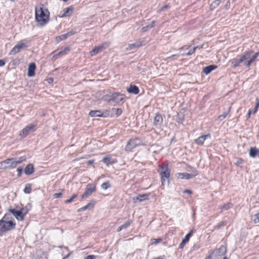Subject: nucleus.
I'll list each match as a JSON object with an SVG mask.
<instances>
[{
  "label": "nucleus",
  "mask_w": 259,
  "mask_h": 259,
  "mask_svg": "<svg viewBox=\"0 0 259 259\" xmlns=\"http://www.w3.org/2000/svg\"><path fill=\"white\" fill-rule=\"evenodd\" d=\"M9 211L11 212L14 216L18 220L22 221L24 220V215L27 213V211L25 210L24 208H22L21 210H17L15 209H10Z\"/></svg>",
  "instance_id": "obj_7"
},
{
  "label": "nucleus",
  "mask_w": 259,
  "mask_h": 259,
  "mask_svg": "<svg viewBox=\"0 0 259 259\" xmlns=\"http://www.w3.org/2000/svg\"><path fill=\"white\" fill-rule=\"evenodd\" d=\"M68 256V255L65 256L63 259H66Z\"/></svg>",
  "instance_id": "obj_64"
},
{
  "label": "nucleus",
  "mask_w": 259,
  "mask_h": 259,
  "mask_svg": "<svg viewBox=\"0 0 259 259\" xmlns=\"http://www.w3.org/2000/svg\"><path fill=\"white\" fill-rule=\"evenodd\" d=\"M110 45L109 42H105L103 43L102 45H100V48H101L102 50H104L105 49L107 48Z\"/></svg>",
  "instance_id": "obj_43"
},
{
  "label": "nucleus",
  "mask_w": 259,
  "mask_h": 259,
  "mask_svg": "<svg viewBox=\"0 0 259 259\" xmlns=\"http://www.w3.org/2000/svg\"><path fill=\"white\" fill-rule=\"evenodd\" d=\"M154 24H155V21H152V22L151 23V24H149V27H150V28H152V27H154Z\"/></svg>",
  "instance_id": "obj_55"
},
{
  "label": "nucleus",
  "mask_w": 259,
  "mask_h": 259,
  "mask_svg": "<svg viewBox=\"0 0 259 259\" xmlns=\"http://www.w3.org/2000/svg\"><path fill=\"white\" fill-rule=\"evenodd\" d=\"M85 259H96V256L94 255H89L85 257Z\"/></svg>",
  "instance_id": "obj_54"
},
{
  "label": "nucleus",
  "mask_w": 259,
  "mask_h": 259,
  "mask_svg": "<svg viewBox=\"0 0 259 259\" xmlns=\"http://www.w3.org/2000/svg\"><path fill=\"white\" fill-rule=\"evenodd\" d=\"M36 66L34 63H31L28 66V76L29 77L33 76L35 75V70Z\"/></svg>",
  "instance_id": "obj_14"
},
{
  "label": "nucleus",
  "mask_w": 259,
  "mask_h": 259,
  "mask_svg": "<svg viewBox=\"0 0 259 259\" xmlns=\"http://www.w3.org/2000/svg\"><path fill=\"white\" fill-rule=\"evenodd\" d=\"M47 13L48 11L45 13L40 7L35 8V20L41 26L45 25L48 21L49 15Z\"/></svg>",
  "instance_id": "obj_3"
},
{
  "label": "nucleus",
  "mask_w": 259,
  "mask_h": 259,
  "mask_svg": "<svg viewBox=\"0 0 259 259\" xmlns=\"http://www.w3.org/2000/svg\"><path fill=\"white\" fill-rule=\"evenodd\" d=\"M163 122V118L162 116L158 113L156 114L153 124L155 126H160Z\"/></svg>",
  "instance_id": "obj_15"
},
{
  "label": "nucleus",
  "mask_w": 259,
  "mask_h": 259,
  "mask_svg": "<svg viewBox=\"0 0 259 259\" xmlns=\"http://www.w3.org/2000/svg\"><path fill=\"white\" fill-rule=\"evenodd\" d=\"M192 169V173L191 174H188L186 172L184 173H178L177 174V177L178 178L181 179H186L188 180L190 179H192L195 176H196L198 175L197 171L194 169L191 168Z\"/></svg>",
  "instance_id": "obj_9"
},
{
  "label": "nucleus",
  "mask_w": 259,
  "mask_h": 259,
  "mask_svg": "<svg viewBox=\"0 0 259 259\" xmlns=\"http://www.w3.org/2000/svg\"><path fill=\"white\" fill-rule=\"evenodd\" d=\"M251 113V111L250 110H249L248 111V114H247V118H249L250 117Z\"/></svg>",
  "instance_id": "obj_60"
},
{
  "label": "nucleus",
  "mask_w": 259,
  "mask_h": 259,
  "mask_svg": "<svg viewBox=\"0 0 259 259\" xmlns=\"http://www.w3.org/2000/svg\"><path fill=\"white\" fill-rule=\"evenodd\" d=\"M26 160L24 157L19 158H8L0 162V168L11 169L16 167Z\"/></svg>",
  "instance_id": "obj_2"
},
{
  "label": "nucleus",
  "mask_w": 259,
  "mask_h": 259,
  "mask_svg": "<svg viewBox=\"0 0 259 259\" xmlns=\"http://www.w3.org/2000/svg\"><path fill=\"white\" fill-rule=\"evenodd\" d=\"M102 189L104 190H107L108 188L111 187V185L109 182L107 181L105 183H103L101 186Z\"/></svg>",
  "instance_id": "obj_37"
},
{
  "label": "nucleus",
  "mask_w": 259,
  "mask_h": 259,
  "mask_svg": "<svg viewBox=\"0 0 259 259\" xmlns=\"http://www.w3.org/2000/svg\"><path fill=\"white\" fill-rule=\"evenodd\" d=\"M49 83H52L53 81V79L52 78H50L48 79Z\"/></svg>",
  "instance_id": "obj_59"
},
{
  "label": "nucleus",
  "mask_w": 259,
  "mask_h": 259,
  "mask_svg": "<svg viewBox=\"0 0 259 259\" xmlns=\"http://www.w3.org/2000/svg\"><path fill=\"white\" fill-rule=\"evenodd\" d=\"M148 199V195L147 194L139 195L136 197H133V200H134L135 202L138 200H139V201H142Z\"/></svg>",
  "instance_id": "obj_25"
},
{
  "label": "nucleus",
  "mask_w": 259,
  "mask_h": 259,
  "mask_svg": "<svg viewBox=\"0 0 259 259\" xmlns=\"http://www.w3.org/2000/svg\"><path fill=\"white\" fill-rule=\"evenodd\" d=\"M183 193H188V194H191L192 192L190 190L187 189V190H184Z\"/></svg>",
  "instance_id": "obj_56"
},
{
  "label": "nucleus",
  "mask_w": 259,
  "mask_h": 259,
  "mask_svg": "<svg viewBox=\"0 0 259 259\" xmlns=\"http://www.w3.org/2000/svg\"><path fill=\"white\" fill-rule=\"evenodd\" d=\"M93 207H94V204H93L92 203H89L85 206H84L83 207H82L80 208H79L78 209V211L85 210L88 209H90L92 208Z\"/></svg>",
  "instance_id": "obj_32"
},
{
  "label": "nucleus",
  "mask_w": 259,
  "mask_h": 259,
  "mask_svg": "<svg viewBox=\"0 0 259 259\" xmlns=\"http://www.w3.org/2000/svg\"><path fill=\"white\" fill-rule=\"evenodd\" d=\"M169 8L168 5H165V6H164L163 7H161V8H160V9L157 11V12H158V13H160V12H161L163 11L164 9H167V8Z\"/></svg>",
  "instance_id": "obj_49"
},
{
  "label": "nucleus",
  "mask_w": 259,
  "mask_h": 259,
  "mask_svg": "<svg viewBox=\"0 0 259 259\" xmlns=\"http://www.w3.org/2000/svg\"><path fill=\"white\" fill-rule=\"evenodd\" d=\"M205 259H212L211 254H209L208 256H207Z\"/></svg>",
  "instance_id": "obj_58"
},
{
  "label": "nucleus",
  "mask_w": 259,
  "mask_h": 259,
  "mask_svg": "<svg viewBox=\"0 0 259 259\" xmlns=\"http://www.w3.org/2000/svg\"><path fill=\"white\" fill-rule=\"evenodd\" d=\"M258 56L259 51L255 53L248 61L244 63L245 66L246 67L249 68L251 64L255 60Z\"/></svg>",
  "instance_id": "obj_16"
},
{
  "label": "nucleus",
  "mask_w": 259,
  "mask_h": 259,
  "mask_svg": "<svg viewBox=\"0 0 259 259\" xmlns=\"http://www.w3.org/2000/svg\"><path fill=\"white\" fill-rule=\"evenodd\" d=\"M150 29H151V28L149 27V25H148L143 27L142 28V31L145 32V31H148Z\"/></svg>",
  "instance_id": "obj_50"
},
{
  "label": "nucleus",
  "mask_w": 259,
  "mask_h": 259,
  "mask_svg": "<svg viewBox=\"0 0 259 259\" xmlns=\"http://www.w3.org/2000/svg\"><path fill=\"white\" fill-rule=\"evenodd\" d=\"M31 190V186L30 184H28L25 185V187L24 189V193L26 194H29L30 193Z\"/></svg>",
  "instance_id": "obj_36"
},
{
  "label": "nucleus",
  "mask_w": 259,
  "mask_h": 259,
  "mask_svg": "<svg viewBox=\"0 0 259 259\" xmlns=\"http://www.w3.org/2000/svg\"><path fill=\"white\" fill-rule=\"evenodd\" d=\"M144 40H139L134 44H131L128 45V49L131 50L135 48H139L143 45Z\"/></svg>",
  "instance_id": "obj_17"
},
{
  "label": "nucleus",
  "mask_w": 259,
  "mask_h": 259,
  "mask_svg": "<svg viewBox=\"0 0 259 259\" xmlns=\"http://www.w3.org/2000/svg\"><path fill=\"white\" fill-rule=\"evenodd\" d=\"M127 91L129 93L134 94L137 95L139 92V90L138 87L135 85H131L130 87L127 89Z\"/></svg>",
  "instance_id": "obj_21"
},
{
  "label": "nucleus",
  "mask_w": 259,
  "mask_h": 259,
  "mask_svg": "<svg viewBox=\"0 0 259 259\" xmlns=\"http://www.w3.org/2000/svg\"><path fill=\"white\" fill-rule=\"evenodd\" d=\"M102 51L101 48L100 46L95 47L94 49H93L90 52V54L92 56L95 55L99 52Z\"/></svg>",
  "instance_id": "obj_28"
},
{
  "label": "nucleus",
  "mask_w": 259,
  "mask_h": 259,
  "mask_svg": "<svg viewBox=\"0 0 259 259\" xmlns=\"http://www.w3.org/2000/svg\"><path fill=\"white\" fill-rule=\"evenodd\" d=\"M72 10H73V9L71 7H69V8H67L65 9L64 10V15L65 16L70 15L71 14Z\"/></svg>",
  "instance_id": "obj_35"
},
{
  "label": "nucleus",
  "mask_w": 259,
  "mask_h": 259,
  "mask_svg": "<svg viewBox=\"0 0 259 259\" xmlns=\"http://www.w3.org/2000/svg\"><path fill=\"white\" fill-rule=\"evenodd\" d=\"M69 50H70L69 47H66L63 50H61V51H59L58 53H57V54H55L53 56V58L56 59V58H57V57L58 56L64 55L66 54L67 52L69 51Z\"/></svg>",
  "instance_id": "obj_24"
},
{
  "label": "nucleus",
  "mask_w": 259,
  "mask_h": 259,
  "mask_svg": "<svg viewBox=\"0 0 259 259\" xmlns=\"http://www.w3.org/2000/svg\"><path fill=\"white\" fill-rule=\"evenodd\" d=\"M170 172V170L167 165L163 164L161 165L160 174L162 185H164L166 182L168 184Z\"/></svg>",
  "instance_id": "obj_5"
},
{
  "label": "nucleus",
  "mask_w": 259,
  "mask_h": 259,
  "mask_svg": "<svg viewBox=\"0 0 259 259\" xmlns=\"http://www.w3.org/2000/svg\"><path fill=\"white\" fill-rule=\"evenodd\" d=\"M77 196V194H73L71 197L70 198H69V199H67L65 201V203H71L74 198H76Z\"/></svg>",
  "instance_id": "obj_44"
},
{
  "label": "nucleus",
  "mask_w": 259,
  "mask_h": 259,
  "mask_svg": "<svg viewBox=\"0 0 259 259\" xmlns=\"http://www.w3.org/2000/svg\"><path fill=\"white\" fill-rule=\"evenodd\" d=\"M103 162L107 165L112 163L111 158L110 157H105L103 159Z\"/></svg>",
  "instance_id": "obj_39"
},
{
  "label": "nucleus",
  "mask_w": 259,
  "mask_h": 259,
  "mask_svg": "<svg viewBox=\"0 0 259 259\" xmlns=\"http://www.w3.org/2000/svg\"><path fill=\"white\" fill-rule=\"evenodd\" d=\"M249 156L252 158L259 156V150L255 147H251L249 149Z\"/></svg>",
  "instance_id": "obj_20"
},
{
  "label": "nucleus",
  "mask_w": 259,
  "mask_h": 259,
  "mask_svg": "<svg viewBox=\"0 0 259 259\" xmlns=\"http://www.w3.org/2000/svg\"><path fill=\"white\" fill-rule=\"evenodd\" d=\"M96 190L95 187L92 185H88L86 187V190L82 195V198L88 197L90 196Z\"/></svg>",
  "instance_id": "obj_12"
},
{
  "label": "nucleus",
  "mask_w": 259,
  "mask_h": 259,
  "mask_svg": "<svg viewBox=\"0 0 259 259\" xmlns=\"http://www.w3.org/2000/svg\"><path fill=\"white\" fill-rule=\"evenodd\" d=\"M24 172L27 175H30L32 174L34 172L33 165L31 163L28 164L24 169Z\"/></svg>",
  "instance_id": "obj_23"
},
{
  "label": "nucleus",
  "mask_w": 259,
  "mask_h": 259,
  "mask_svg": "<svg viewBox=\"0 0 259 259\" xmlns=\"http://www.w3.org/2000/svg\"><path fill=\"white\" fill-rule=\"evenodd\" d=\"M62 195V193L61 192L60 193H56L53 195L54 198H58L60 197H61Z\"/></svg>",
  "instance_id": "obj_48"
},
{
  "label": "nucleus",
  "mask_w": 259,
  "mask_h": 259,
  "mask_svg": "<svg viewBox=\"0 0 259 259\" xmlns=\"http://www.w3.org/2000/svg\"><path fill=\"white\" fill-rule=\"evenodd\" d=\"M30 44V41L24 39L19 41L10 51L9 55H14L19 52L21 50L27 48Z\"/></svg>",
  "instance_id": "obj_4"
},
{
  "label": "nucleus",
  "mask_w": 259,
  "mask_h": 259,
  "mask_svg": "<svg viewBox=\"0 0 259 259\" xmlns=\"http://www.w3.org/2000/svg\"><path fill=\"white\" fill-rule=\"evenodd\" d=\"M178 56V55H173L170 56L169 58H172V57H173L174 56Z\"/></svg>",
  "instance_id": "obj_63"
},
{
  "label": "nucleus",
  "mask_w": 259,
  "mask_h": 259,
  "mask_svg": "<svg viewBox=\"0 0 259 259\" xmlns=\"http://www.w3.org/2000/svg\"><path fill=\"white\" fill-rule=\"evenodd\" d=\"M94 160H90L87 162L88 165H91L94 163Z\"/></svg>",
  "instance_id": "obj_57"
},
{
  "label": "nucleus",
  "mask_w": 259,
  "mask_h": 259,
  "mask_svg": "<svg viewBox=\"0 0 259 259\" xmlns=\"http://www.w3.org/2000/svg\"><path fill=\"white\" fill-rule=\"evenodd\" d=\"M89 115L91 117H101V111L92 110L90 112Z\"/></svg>",
  "instance_id": "obj_26"
},
{
  "label": "nucleus",
  "mask_w": 259,
  "mask_h": 259,
  "mask_svg": "<svg viewBox=\"0 0 259 259\" xmlns=\"http://www.w3.org/2000/svg\"><path fill=\"white\" fill-rule=\"evenodd\" d=\"M193 232V230H191L189 233H188L185 237V238L183 239L181 244H180L179 248H183L185 244L187 243L189 240L190 237L192 236Z\"/></svg>",
  "instance_id": "obj_18"
},
{
  "label": "nucleus",
  "mask_w": 259,
  "mask_h": 259,
  "mask_svg": "<svg viewBox=\"0 0 259 259\" xmlns=\"http://www.w3.org/2000/svg\"><path fill=\"white\" fill-rule=\"evenodd\" d=\"M141 144V142L138 139H131L127 143L125 150L126 151H131L132 149L136 148Z\"/></svg>",
  "instance_id": "obj_8"
},
{
  "label": "nucleus",
  "mask_w": 259,
  "mask_h": 259,
  "mask_svg": "<svg viewBox=\"0 0 259 259\" xmlns=\"http://www.w3.org/2000/svg\"><path fill=\"white\" fill-rule=\"evenodd\" d=\"M217 66L214 65H211L207 66L205 67L203 69V72L205 74H208L210 73L212 70L217 68Z\"/></svg>",
  "instance_id": "obj_22"
},
{
  "label": "nucleus",
  "mask_w": 259,
  "mask_h": 259,
  "mask_svg": "<svg viewBox=\"0 0 259 259\" xmlns=\"http://www.w3.org/2000/svg\"><path fill=\"white\" fill-rule=\"evenodd\" d=\"M227 225V222L226 221H222L220 222L215 227V228L219 229L222 226H226Z\"/></svg>",
  "instance_id": "obj_46"
},
{
  "label": "nucleus",
  "mask_w": 259,
  "mask_h": 259,
  "mask_svg": "<svg viewBox=\"0 0 259 259\" xmlns=\"http://www.w3.org/2000/svg\"><path fill=\"white\" fill-rule=\"evenodd\" d=\"M162 241V239L160 238H153L150 240V244L151 245L157 244Z\"/></svg>",
  "instance_id": "obj_34"
},
{
  "label": "nucleus",
  "mask_w": 259,
  "mask_h": 259,
  "mask_svg": "<svg viewBox=\"0 0 259 259\" xmlns=\"http://www.w3.org/2000/svg\"><path fill=\"white\" fill-rule=\"evenodd\" d=\"M226 252V248L223 245H221L220 247L215 250L213 251V253H215L217 255L219 256L224 255Z\"/></svg>",
  "instance_id": "obj_19"
},
{
  "label": "nucleus",
  "mask_w": 259,
  "mask_h": 259,
  "mask_svg": "<svg viewBox=\"0 0 259 259\" xmlns=\"http://www.w3.org/2000/svg\"><path fill=\"white\" fill-rule=\"evenodd\" d=\"M221 0H215L210 5L211 9H214L217 7L221 3Z\"/></svg>",
  "instance_id": "obj_33"
},
{
  "label": "nucleus",
  "mask_w": 259,
  "mask_h": 259,
  "mask_svg": "<svg viewBox=\"0 0 259 259\" xmlns=\"http://www.w3.org/2000/svg\"><path fill=\"white\" fill-rule=\"evenodd\" d=\"M6 61L4 59L0 60V67H3L5 65Z\"/></svg>",
  "instance_id": "obj_51"
},
{
  "label": "nucleus",
  "mask_w": 259,
  "mask_h": 259,
  "mask_svg": "<svg viewBox=\"0 0 259 259\" xmlns=\"http://www.w3.org/2000/svg\"><path fill=\"white\" fill-rule=\"evenodd\" d=\"M232 206V204L231 203H227L223 205H221L220 206V208L221 209V211L223 210H228Z\"/></svg>",
  "instance_id": "obj_30"
},
{
  "label": "nucleus",
  "mask_w": 259,
  "mask_h": 259,
  "mask_svg": "<svg viewBox=\"0 0 259 259\" xmlns=\"http://www.w3.org/2000/svg\"><path fill=\"white\" fill-rule=\"evenodd\" d=\"M35 125L30 124L23 128L19 134L21 137H25L27 136L31 132L34 131Z\"/></svg>",
  "instance_id": "obj_10"
},
{
  "label": "nucleus",
  "mask_w": 259,
  "mask_h": 259,
  "mask_svg": "<svg viewBox=\"0 0 259 259\" xmlns=\"http://www.w3.org/2000/svg\"><path fill=\"white\" fill-rule=\"evenodd\" d=\"M185 48H186V49H188L189 48V46H185L184 47H182V48H180L179 50H181Z\"/></svg>",
  "instance_id": "obj_61"
},
{
  "label": "nucleus",
  "mask_w": 259,
  "mask_h": 259,
  "mask_svg": "<svg viewBox=\"0 0 259 259\" xmlns=\"http://www.w3.org/2000/svg\"><path fill=\"white\" fill-rule=\"evenodd\" d=\"M131 223H132V221L131 220L127 221L125 223H124L123 225H121V228H122V229H126L130 226Z\"/></svg>",
  "instance_id": "obj_41"
},
{
  "label": "nucleus",
  "mask_w": 259,
  "mask_h": 259,
  "mask_svg": "<svg viewBox=\"0 0 259 259\" xmlns=\"http://www.w3.org/2000/svg\"><path fill=\"white\" fill-rule=\"evenodd\" d=\"M111 116L116 115L117 116H119L122 113V110L120 108H112L111 110Z\"/></svg>",
  "instance_id": "obj_27"
},
{
  "label": "nucleus",
  "mask_w": 259,
  "mask_h": 259,
  "mask_svg": "<svg viewBox=\"0 0 259 259\" xmlns=\"http://www.w3.org/2000/svg\"><path fill=\"white\" fill-rule=\"evenodd\" d=\"M259 107V102L257 100L256 104H255V106L253 109V113H255L256 112V111H257V109Z\"/></svg>",
  "instance_id": "obj_47"
},
{
  "label": "nucleus",
  "mask_w": 259,
  "mask_h": 259,
  "mask_svg": "<svg viewBox=\"0 0 259 259\" xmlns=\"http://www.w3.org/2000/svg\"><path fill=\"white\" fill-rule=\"evenodd\" d=\"M23 168L21 167H18L17 169V171H18V176L19 177L21 176L22 171Z\"/></svg>",
  "instance_id": "obj_52"
},
{
  "label": "nucleus",
  "mask_w": 259,
  "mask_h": 259,
  "mask_svg": "<svg viewBox=\"0 0 259 259\" xmlns=\"http://www.w3.org/2000/svg\"><path fill=\"white\" fill-rule=\"evenodd\" d=\"M253 51L249 50L244 52V54L239 59H234L230 61V62L234 68H236L240 66V64L247 60L250 55L252 54Z\"/></svg>",
  "instance_id": "obj_6"
},
{
  "label": "nucleus",
  "mask_w": 259,
  "mask_h": 259,
  "mask_svg": "<svg viewBox=\"0 0 259 259\" xmlns=\"http://www.w3.org/2000/svg\"><path fill=\"white\" fill-rule=\"evenodd\" d=\"M67 38L66 35L65 34H62L60 36H58L56 37V41L59 42L61 40H65Z\"/></svg>",
  "instance_id": "obj_38"
},
{
  "label": "nucleus",
  "mask_w": 259,
  "mask_h": 259,
  "mask_svg": "<svg viewBox=\"0 0 259 259\" xmlns=\"http://www.w3.org/2000/svg\"><path fill=\"white\" fill-rule=\"evenodd\" d=\"M112 102L115 103H119L123 102L124 95L117 92H113L112 93Z\"/></svg>",
  "instance_id": "obj_11"
},
{
  "label": "nucleus",
  "mask_w": 259,
  "mask_h": 259,
  "mask_svg": "<svg viewBox=\"0 0 259 259\" xmlns=\"http://www.w3.org/2000/svg\"><path fill=\"white\" fill-rule=\"evenodd\" d=\"M109 116H111L110 114V111L108 110H105L103 112H101V117H106Z\"/></svg>",
  "instance_id": "obj_45"
},
{
  "label": "nucleus",
  "mask_w": 259,
  "mask_h": 259,
  "mask_svg": "<svg viewBox=\"0 0 259 259\" xmlns=\"http://www.w3.org/2000/svg\"><path fill=\"white\" fill-rule=\"evenodd\" d=\"M74 32L73 31H69L67 33H65V35H66V37L67 38L68 37H69V36L72 35L73 34H74Z\"/></svg>",
  "instance_id": "obj_53"
},
{
  "label": "nucleus",
  "mask_w": 259,
  "mask_h": 259,
  "mask_svg": "<svg viewBox=\"0 0 259 259\" xmlns=\"http://www.w3.org/2000/svg\"><path fill=\"white\" fill-rule=\"evenodd\" d=\"M198 48V47H194L193 49H191L188 53H186V54H182V55L183 56H190V55H191L192 54H193L196 49Z\"/></svg>",
  "instance_id": "obj_40"
},
{
  "label": "nucleus",
  "mask_w": 259,
  "mask_h": 259,
  "mask_svg": "<svg viewBox=\"0 0 259 259\" xmlns=\"http://www.w3.org/2000/svg\"><path fill=\"white\" fill-rule=\"evenodd\" d=\"M230 109L231 107H229L226 111L224 112L222 115L219 116V119H220V120H222L223 119H225L229 113Z\"/></svg>",
  "instance_id": "obj_31"
},
{
  "label": "nucleus",
  "mask_w": 259,
  "mask_h": 259,
  "mask_svg": "<svg viewBox=\"0 0 259 259\" xmlns=\"http://www.w3.org/2000/svg\"><path fill=\"white\" fill-rule=\"evenodd\" d=\"M207 139H210V135L209 134L200 136L197 139H195L194 141L197 145H202L204 141Z\"/></svg>",
  "instance_id": "obj_13"
},
{
  "label": "nucleus",
  "mask_w": 259,
  "mask_h": 259,
  "mask_svg": "<svg viewBox=\"0 0 259 259\" xmlns=\"http://www.w3.org/2000/svg\"><path fill=\"white\" fill-rule=\"evenodd\" d=\"M113 92H109L108 94L105 95L103 97V99L105 101H106L108 102H112V93Z\"/></svg>",
  "instance_id": "obj_29"
},
{
  "label": "nucleus",
  "mask_w": 259,
  "mask_h": 259,
  "mask_svg": "<svg viewBox=\"0 0 259 259\" xmlns=\"http://www.w3.org/2000/svg\"><path fill=\"white\" fill-rule=\"evenodd\" d=\"M122 230V228H121V226H119V227L118 228V229H117V232H119V231H121V230Z\"/></svg>",
  "instance_id": "obj_62"
},
{
  "label": "nucleus",
  "mask_w": 259,
  "mask_h": 259,
  "mask_svg": "<svg viewBox=\"0 0 259 259\" xmlns=\"http://www.w3.org/2000/svg\"><path fill=\"white\" fill-rule=\"evenodd\" d=\"M252 219L255 223H259V212L254 214Z\"/></svg>",
  "instance_id": "obj_42"
},
{
  "label": "nucleus",
  "mask_w": 259,
  "mask_h": 259,
  "mask_svg": "<svg viewBox=\"0 0 259 259\" xmlns=\"http://www.w3.org/2000/svg\"><path fill=\"white\" fill-rule=\"evenodd\" d=\"M9 215L10 214H6L0 220V236H3L5 233L15 228L16 224L13 221L9 220Z\"/></svg>",
  "instance_id": "obj_1"
}]
</instances>
